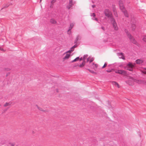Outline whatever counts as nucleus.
<instances>
[{
  "instance_id": "obj_39",
  "label": "nucleus",
  "mask_w": 146,
  "mask_h": 146,
  "mask_svg": "<svg viewBox=\"0 0 146 146\" xmlns=\"http://www.w3.org/2000/svg\"><path fill=\"white\" fill-rule=\"evenodd\" d=\"M95 66H96V67H97V64H95Z\"/></svg>"
},
{
  "instance_id": "obj_6",
  "label": "nucleus",
  "mask_w": 146,
  "mask_h": 146,
  "mask_svg": "<svg viewBox=\"0 0 146 146\" xmlns=\"http://www.w3.org/2000/svg\"><path fill=\"white\" fill-rule=\"evenodd\" d=\"M74 3L73 2L72 0H69V2L68 5L66 7L68 9H69L74 5Z\"/></svg>"
},
{
  "instance_id": "obj_22",
  "label": "nucleus",
  "mask_w": 146,
  "mask_h": 146,
  "mask_svg": "<svg viewBox=\"0 0 146 146\" xmlns=\"http://www.w3.org/2000/svg\"><path fill=\"white\" fill-rule=\"evenodd\" d=\"M56 0H52L51 1V4L52 5L54 4L56 2Z\"/></svg>"
},
{
  "instance_id": "obj_4",
  "label": "nucleus",
  "mask_w": 146,
  "mask_h": 146,
  "mask_svg": "<svg viewBox=\"0 0 146 146\" xmlns=\"http://www.w3.org/2000/svg\"><path fill=\"white\" fill-rule=\"evenodd\" d=\"M110 21L111 23L113 25V27L114 28V29L115 30H117L118 29V28L117 26V23L114 18H111L110 19Z\"/></svg>"
},
{
  "instance_id": "obj_44",
  "label": "nucleus",
  "mask_w": 146,
  "mask_h": 146,
  "mask_svg": "<svg viewBox=\"0 0 146 146\" xmlns=\"http://www.w3.org/2000/svg\"><path fill=\"white\" fill-rule=\"evenodd\" d=\"M16 146H17V145Z\"/></svg>"
},
{
  "instance_id": "obj_16",
  "label": "nucleus",
  "mask_w": 146,
  "mask_h": 146,
  "mask_svg": "<svg viewBox=\"0 0 146 146\" xmlns=\"http://www.w3.org/2000/svg\"><path fill=\"white\" fill-rule=\"evenodd\" d=\"M70 54H67L66 55V56H64V57L63 58L64 59H68L70 57Z\"/></svg>"
},
{
  "instance_id": "obj_19",
  "label": "nucleus",
  "mask_w": 146,
  "mask_h": 146,
  "mask_svg": "<svg viewBox=\"0 0 146 146\" xmlns=\"http://www.w3.org/2000/svg\"><path fill=\"white\" fill-rule=\"evenodd\" d=\"M85 61H83V62L82 63V64H80L79 65V66L80 67H82L84 66L85 64Z\"/></svg>"
},
{
  "instance_id": "obj_8",
  "label": "nucleus",
  "mask_w": 146,
  "mask_h": 146,
  "mask_svg": "<svg viewBox=\"0 0 146 146\" xmlns=\"http://www.w3.org/2000/svg\"><path fill=\"white\" fill-rule=\"evenodd\" d=\"M126 83L129 85L132 86L133 84V80H129L126 82Z\"/></svg>"
},
{
  "instance_id": "obj_40",
  "label": "nucleus",
  "mask_w": 146,
  "mask_h": 146,
  "mask_svg": "<svg viewBox=\"0 0 146 146\" xmlns=\"http://www.w3.org/2000/svg\"><path fill=\"white\" fill-rule=\"evenodd\" d=\"M134 25L135 26H134V28H133V30H134V29H135V25Z\"/></svg>"
},
{
  "instance_id": "obj_25",
  "label": "nucleus",
  "mask_w": 146,
  "mask_h": 146,
  "mask_svg": "<svg viewBox=\"0 0 146 146\" xmlns=\"http://www.w3.org/2000/svg\"><path fill=\"white\" fill-rule=\"evenodd\" d=\"M88 70L89 71V72L91 73H92V74H94L95 73V72L93 70H91L90 69H88Z\"/></svg>"
},
{
  "instance_id": "obj_27",
  "label": "nucleus",
  "mask_w": 146,
  "mask_h": 146,
  "mask_svg": "<svg viewBox=\"0 0 146 146\" xmlns=\"http://www.w3.org/2000/svg\"><path fill=\"white\" fill-rule=\"evenodd\" d=\"M112 69H108L106 70V71L108 73L111 72H112Z\"/></svg>"
},
{
  "instance_id": "obj_13",
  "label": "nucleus",
  "mask_w": 146,
  "mask_h": 146,
  "mask_svg": "<svg viewBox=\"0 0 146 146\" xmlns=\"http://www.w3.org/2000/svg\"><path fill=\"white\" fill-rule=\"evenodd\" d=\"M126 67H134V65L132 64L130 62H129L128 64H127V66Z\"/></svg>"
},
{
  "instance_id": "obj_15",
  "label": "nucleus",
  "mask_w": 146,
  "mask_h": 146,
  "mask_svg": "<svg viewBox=\"0 0 146 146\" xmlns=\"http://www.w3.org/2000/svg\"><path fill=\"white\" fill-rule=\"evenodd\" d=\"M80 58L79 57H77L75 59H74V60H72L71 61V62H76V61H77L78 60H79Z\"/></svg>"
},
{
  "instance_id": "obj_33",
  "label": "nucleus",
  "mask_w": 146,
  "mask_h": 146,
  "mask_svg": "<svg viewBox=\"0 0 146 146\" xmlns=\"http://www.w3.org/2000/svg\"><path fill=\"white\" fill-rule=\"evenodd\" d=\"M10 144L11 145V146H14L15 145V143H10Z\"/></svg>"
},
{
  "instance_id": "obj_7",
  "label": "nucleus",
  "mask_w": 146,
  "mask_h": 146,
  "mask_svg": "<svg viewBox=\"0 0 146 146\" xmlns=\"http://www.w3.org/2000/svg\"><path fill=\"white\" fill-rule=\"evenodd\" d=\"M74 25V24L73 23H70V27H69V29L68 30V33L70 34L71 32V30L72 29Z\"/></svg>"
},
{
  "instance_id": "obj_2",
  "label": "nucleus",
  "mask_w": 146,
  "mask_h": 146,
  "mask_svg": "<svg viewBox=\"0 0 146 146\" xmlns=\"http://www.w3.org/2000/svg\"><path fill=\"white\" fill-rule=\"evenodd\" d=\"M125 32L126 34H127V36L129 40H130L131 42L133 43L136 44H137V42L135 40L134 38L131 36V34L128 33V31L126 29H125Z\"/></svg>"
},
{
  "instance_id": "obj_17",
  "label": "nucleus",
  "mask_w": 146,
  "mask_h": 146,
  "mask_svg": "<svg viewBox=\"0 0 146 146\" xmlns=\"http://www.w3.org/2000/svg\"><path fill=\"white\" fill-rule=\"evenodd\" d=\"M50 22L52 24H55L56 23V21L54 19H52L50 20Z\"/></svg>"
},
{
  "instance_id": "obj_31",
  "label": "nucleus",
  "mask_w": 146,
  "mask_h": 146,
  "mask_svg": "<svg viewBox=\"0 0 146 146\" xmlns=\"http://www.w3.org/2000/svg\"><path fill=\"white\" fill-rule=\"evenodd\" d=\"M116 83H117L115 82H113V85H115V86H116Z\"/></svg>"
},
{
  "instance_id": "obj_21",
  "label": "nucleus",
  "mask_w": 146,
  "mask_h": 146,
  "mask_svg": "<svg viewBox=\"0 0 146 146\" xmlns=\"http://www.w3.org/2000/svg\"><path fill=\"white\" fill-rule=\"evenodd\" d=\"M10 105V103H8L7 102L5 104H4V107H6V106H8L9 105Z\"/></svg>"
},
{
  "instance_id": "obj_32",
  "label": "nucleus",
  "mask_w": 146,
  "mask_h": 146,
  "mask_svg": "<svg viewBox=\"0 0 146 146\" xmlns=\"http://www.w3.org/2000/svg\"><path fill=\"white\" fill-rule=\"evenodd\" d=\"M118 55L119 56H123V53L122 52L119 53L118 54Z\"/></svg>"
},
{
  "instance_id": "obj_3",
  "label": "nucleus",
  "mask_w": 146,
  "mask_h": 146,
  "mask_svg": "<svg viewBox=\"0 0 146 146\" xmlns=\"http://www.w3.org/2000/svg\"><path fill=\"white\" fill-rule=\"evenodd\" d=\"M104 14L105 16L108 17L110 18V19L111 18H113L112 17V13L108 9H106L104 11Z\"/></svg>"
},
{
  "instance_id": "obj_10",
  "label": "nucleus",
  "mask_w": 146,
  "mask_h": 146,
  "mask_svg": "<svg viewBox=\"0 0 146 146\" xmlns=\"http://www.w3.org/2000/svg\"><path fill=\"white\" fill-rule=\"evenodd\" d=\"M133 67H125L124 68L125 69H126L130 71H133Z\"/></svg>"
},
{
  "instance_id": "obj_20",
  "label": "nucleus",
  "mask_w": 146,
  "mask_h": 146,
  "mask_svg": "<svg viewBox=\"0 0 146 146\" xmlns=\"http://www.w3.org/2000/svg\"><path fill=\"white\" fill-rule=\"evenodd\" d=\"M74 51V49H72L70 48V49L68 51L66 52H69V53H71L73 51Z\"/></svg>"
},
{
  "instance_id": "obj_26",
  "label": "nucleus",
  "mask_w": 146,
  "mask_h": 146,
  "mask_svg": "<svg viewBox=\"0 0 146 146\" xmlns=\"http://www.w3.org/2000/svg\"><path fill=\"white\" fill-rule=\"evenodd\" d=\"M36 106L37 107V108H38L39 110L41 111H44L41 108H39L37 105H36Z\"/></svg>"
},
{
  "instance_id": "obj_23",
  "label": "nucleus",
  "mask_w": 146,
  "mask_h": 146,
  "mask_svg": "<svg viewBox=\"0 0 146 146\" xmlns=\"http://www.w3.org/2000/svg\"><path fill=\"white\" fill-rule=\"evenodd\" d=\"M88 56L87 55H84L83 57L84 61L85 60V59H86Z\"/></svg>"
},
{
  "instance_id": "obj_9",
  "label": "nucleus",
  "mask_w": 146,
  "mask_h": 146,
  "mask_svg": "<svg viewBox=\"0 0 146 146\" xmlns=\"http://www.w3.org/2000/svg\"><path fill=\"white\" fill-rule=\"evenodd\" d=\"M143 61L141 60L138 59L136 60L135 62L137 64H142L143 63Z\"/></svg>"
},
{
  "instance_id": "obj_28",
  "label": "nucleus",
  "mask_w": 146,
  "mask_h": 146,
  "mask_svg": "<svg viewBox=\"0 0 146 146\" xmlns=\"http://www.w3.org/2000/svg\"><path fill=\"white\" fill-rule=\"evenodd\" d=\"M92 19L93 20H96V21H98V19H97V18L93 17L92 18Z\"/></svg>"
},
{
  "instance_id": "obj_1",
  "label": "nucleus",
  "mask_w": 146,
  "mask_h": 146,
  "mask_svg": "<svg viewBox=\"0 0 146 146\" xmlns=\"http://www.w3.org/2000/svg\"><path fill=\"white\" fill-rule=\"evenodd\" d=\"M119 5L120 9L122 12L123 13L125 16L127 17H129L127 11L124 7L123 1H122L120 0L119 2Z\"/></svg>"
},
{
  "instance_id": "obj_5",
  "label": "nucleus",
  "mask_w": 146,
  "mask_h": 146,
  "mask_svg": "<svg viewBox=\"0 0 146 146\" xmlns=\"http://www.w3.org/2000/svg\"><path fill=\"white\" fill-rule=\"evenodd\" d=\"M115 72L116 73L123 74V75H125L127 74L126 71L123 70H117L115 71Z\"/></svg>"
},
{
  "instance_id": "obj_41",
  "label": "nucleus",
  "mask_w": 146,
  "mask_h": 146,
  "mask_svg": "<svg viewBox=\"0 0 146 146\" xmlns=\"http://www.w3.org/2000/svg\"><path fill=\"white\" fill-rule=\"evenodd\" d=\"M56 91H57V92H58V90H56Z\"/></svg>"
},
{
  "instance_id": "obj_11",
  "label": "nucleus",
  "mask_w": 146,
  "mask_h": 146,
  "mask_svg": "<svg viewBox=\"0 0 146 146\" xmlns=\"http://www.w3.org/2000/svg\"><path fill=\"white\" fill-rule=\"evenodd\" d=\"M94 60V58H90V57H89L87 59V62H88L89 61V62L90 63H91L92 61H93Z\"/></svg>"
},
{
  "instance_id": "obj_35",
  "label": "nucleus",
  "mask_w": 146,
  "mask_h": 146,
  "mask_svg": "<svg viewBox=\"0 0 146 146\" xmlns=\"http://www.w3.org/2000/svg\"><path fill=\"white\" fill-rule=\"evenodd\" d=\"M101 29L104 31L105 30V28L103 26L101 27Z\"/></svg>"
},
{
  "instance_id": "obj_36",
  "label": "nucleus",
  "mask_w": 146,
  "mask_h": 146,
  "mask_svg": "<svg viewBox=\"0 0 146 146\" xmlns=\"http://www.w3.org/2000/svg\"><path fill=\"white\" fill-rule=\"evenodd\" d=\"M116 86H117L118 88H119V84H118V83H116Z\"/></svg>"
},
{
  "instance_id": "obj_43",
  "label": "nucleus",
  "mask_w": 146,
  "mask_h": 146,
  "mask_svg": "<svg viewBox=\"0 0 146 146\" xmlns=\"http://www.w3.org/2000/svg\"><path fill=\"white\" fill-rule=\"evenodd\" d=\"M122 59H124V58H123L122 57Z\"/></svg>"
},
{
  "instance_id": "obj_42",
  "label": "nucleus",
  "mask_w": 146,
  "mask_h": 146,
  "mask_svg": "<svg viewBox=\"0 0 146 146\" xmlns=\"http://www.w3.org/2000/svg\"><path fill=\"white\" fill-rule=\"evenodd\" d=\"M42 1V0H40V1L41 2Z\"/></svg>"
},
{
  "instance_id": "obj_18",
  "label": "nucleus",
  "mask_w": 146,
  "mask_h": 146,
  "mask_svg": "<svg viewBox=\"0 0 146 146\" xmlns=\"http://www.w3.org/2000/svg\"><path fill=\"white\" fill-rule=\"evenodd\" d=\"M75 45H74L71 48V49H74L76 47L78 46L79 44H75Z\"/></svg>"
},
{
  "instance_id": "obj_38",
  "label": "nucleus",
  "mask_w": 146,
  "mask_h": 146,
  "mask_svg": "<svg viewBox=\"0 0 146 146\" xmlns=\"http://www.w3.org/2000/svg\"><path fill=\"white\" fill-rule=\"evenodd\" d=\"M92 6L93 8H94L95 6V5H92Z\"/></svg>"
},
{
  "instance_id": "obj_24",
  "label": "nucleus",
  "mask_w": 146,
  "mask_h": 146,
  "mask_svg": "<svg viewBox=\"0 0 146 146\" xmlns=\"http://www.w3.org/2000/svg\"><path fill=\"white\" fill-rule=\"evenodd\" d=\"M107 63L106 62H105L104 66L102 67V68H103L105 67L107 65Z\"/></svg>"
},
{
  "instance_id": "obj_34",
  "label": "nucleus",
  "mask_w": 146,
  "mask_h": 146,
  "mask_svg": "<svg viewBox=\"0 0 146 146\" xmlns=\"http://www.w3.org/2000/svg\"><path fill=\"white\" fill-rule=\"evenodd\" d=\"M112 7L113 8V10L114 11V12H115V6L114 5H112Z\"/></svg>"
},
{
  "instance_id": "obj_12",
  "label": "nucleus",
  "mask_w": 146,
  "mask_h": 146,
  "mask_svg": "<svg viewBox=\"0 0 146 146\" xmlns=\"http://www.w3.org/2000/svg\"><path fill=\"white\" fill-rule=\"evenodd\" d=\"M80 38V36L79 35H78L77 36L76 38L74 41V44H78L77 43V42L79 40V38Z\"/></svg>"
},
{
  "instance_id": "obj_14",
  "label": "nucleus",
  "mask_w": 146,
  "mask_h": 146,
  "mask_svg": "<svg viewBox=\"0 0 146 146\" xmlns=\"http://www.w3.org/2000/svg\"><path fill=\"white\" fill-rule=\"evenodd\" d=\"M9 6L8 4H5L3 5L2 7L1 8V10L5 8L8 7Z\"/></svg>"
},
{
  "instance_id": "obj_30",
  "label": "nucleus",
  "mask_w": 146,
  "mask_h": 146,
  "mask_svg": "<svg viewBox=\"0 0 146 146\" xmlns=\"http://www.w3.org/2000/svg\"><path fill=\"white\" fill-rule=\"evenodd\" d=\"M91 17H94L95 16V14L94 13H93L91 15Z\"/></svg>"
},
{
  "instance_id": "obj_37",
  "label": "nucleus",
  "mask_w": 146,
  "mask_h": 146,
  "mask_svg": "<svg viewBox=\"0 0 146 146\" xmlns=\"http://www.w3.org/2000/svg\"><path fill=\"white\" fill-rule=\"evenodd\" d=\"M79 60H80V61H81V60H84L83 58H82V57H81L80 58Z\"/></svg>"
},
{
  "instance_id": "obj_29",
  "label": "nucleus",
  "mask_w": 146,
  "mask_h": 146,
  "mask_svg": "<svg viewBox=\"0 0 146 146\" xmlns=\"http://www.w3.org/2000/svg\"><path fill=\"white\" fill-rule=\"evenodd\" d=\"M143 40L145 42H146V36H145L143 38Z\"/></svg>"
}]
</instances>
